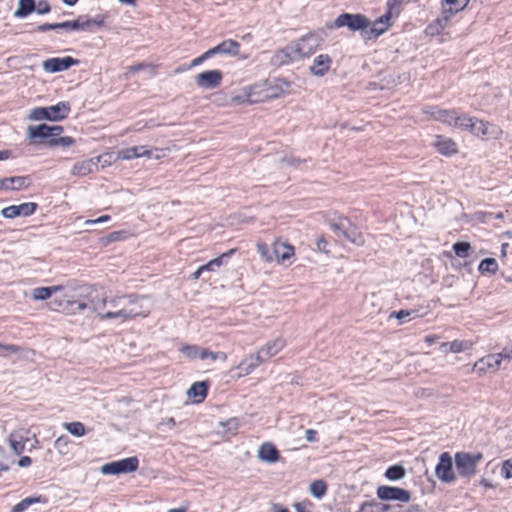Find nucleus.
Instances as JSON below:
<instances>
[{
    "label": "nucleus",
    "instance_id": "f257e3e1",
    "mask_svg": "<svg viewBox=\"0 0 512 512\" xmlns=\"http://www.w3.org/2000/svg\"><path fill=\"white\" fill-rule=\"evenodd\" d=\"M50 309L65 314H75L91 308L102 320L121 319L126 321L135 317H147L151 305L146 296L136 294L115 295L108 298L102 289H94L89 294V304L74 300L69 294L55 296L49 303Z\"/></svg>",
    "mask_w": 512,
    "mask_h": 512
},
{
    "label": "nucleus",
    "instance_id": "f03ea898",
    "mask_svg": "<svg viewBox=\"0 0 512 512\" xmlns=\"http://www.w3.org/2000/svg\"><path fill=\"white\" fill-rule=\"evenodd\" d=\"M334 28L347 27L355 32L360 31L365 39H375L383 34V29H377V22L371 23L370 20L362 14L343 13L335 18Z\"/></svg>",
    "mask_w": 512,
    "mask_h": 512
},
{
    "label": "nucleus",
    "instance_id": "7ed1b4c3",
    "mask_svg": "<svg viewBox=\"0 0 512 512\" xmlns=\"http://www.w3.org/2000/svg\"><path fill=\"white\" fill-rule=\"evenodd\" d=\"M454 126L461 130L469 131L477 137L487 139H498L503 133L498 125L476 117H470L467 114H459L458 112L455 117Z\"/></svg>",
    "mask_w": 512,
    "mask_h": 512
},
{
    "label": "nucleus",
    "instance_id": "20e7f679",
    "mask_svg": "<svg viewBox=\"0 0 512 512\" xmlns=\"http://www.w3.org/2000/svg\"><path fill=\"white\" fill-rule=\"evenodd\" d=\"M70 112L68 102H59L49 107H37L31 110L29 118L34 121L49 120L60 121L65 119Z\"/></svg>",
    "mask_w": 512,
    "mask_h": 512
},
{
    "label": "nucleus",
    "instance_id": "39448f33",
    "mask_svg": "<svg viewBox=\"0 0 512 512\" xmlns=\"http://www.w3.org/2000/svg\"><path fill=\"white\" fill-rule=\"evenodd\" d=\"M329 226L337 237L344 238L347 241L359 246L364 244V238L362 234L358 232L356 226L353 225L348 218L330 220Z\"/></svg>",
    "mask_w": 512,
    "mask_h": 512
},
{
    "label": "nucleus",
    "instance_id": "423d86ee",
    "mask_svg": "<svg viewBox=\"0 0 512 512\" xmlns=\"http://www.w3.org/2000/svg\"><path fill=\"white\" fill-rule=\"evenodd\" d=\"M483 459V454L457 452L455 454V463L458 473L461 477H471L476 473L478 463Z\"/></svg>",
    "mask_w": 512,
    "mask_h": 512
},
{
    "label": "nucleus",
    "instance_id": "0eeeda50",
    "mask_svg": "<svg viewBox=\"0 0 512 512\" xmlns=\"http://www.w3.org/2000/svg\"><path fill=\"white\" fill-rule=\"evenodd\" d=\"M138 467L139 460L136 456H133L106 463L101 466L100 471L104 475H119L134 472Z\"/></svg>",
    "mask_w": 512,
    "mask_h": 512
},
{
    "label": "nucleus",
    "instance_id": "6e6552de",
    "mask_svg": "<svg viewBox=\"0 0 512 512\" xmlns=\"http://www.w3.org/2000/svg\"><path fill=\"white\" fill-rule=\"evenodd\" d=\"M320 45V38L308 33L292 44L297 60L314 54Z\"/></svg>",
    "mask_w": 512,
    "mask_h": 512
},
{
    "label": "nucleus",
    "instance_id": "1a4fd4ad",
    "mask_svg": "<svg viewBox=\"0 0 512 512\" xmlns=\"http://www.w3.org/2000/svg\"><path fill=\"white\" fill-rule=\"evenodd\" d=\"M377 497L382 501H399L407 503L411 500L410 491L388 485H381L376 490Z\"/></svg>",
    "mask_w": 512,
    "mask_h": 512
},
{
    "label": "nucleus",
    "instance_id": "9d476101",
    "mask_svg": "<svg viewBox=\"0 0 512 512\" xmlns=\"http://www.w3.org/2000/svg\"><path fill=\"white\" fill-rule=\"evenodd\" d=\"M103 24V17L98 16L95 19L79 17L76 20L61 22L60 26L66 31H91L93 27H101Z\"/></svg>",
    "mask_w": 512,
    "mask_h": 512
},
{
    "label": "nucleus",
    "instance_id": "9b49d317",
    "mask_svg": "<svg viewBox=\"0 0 512 512\" xmlns=\"http://www.w3.org/2000/svg\"><path fill=\"white\" fill-rule=\"evenodd\" d=\"M435 474L441 481L446 483H452L456 480L452 457L448 452H443L440 455Z\"/></svg>",
    "mask_w": 512,
    "mask_h": 512
},
{
    "label": "nucleus",
    "instance_id": "f8f14e48",
    "mask_svg": "<svg viewBox=\"0 0 512 512\" xmlns=\"http://www.w3.org/2000/svg\"><path fill=\"white\" fill-rule=\"evenodd\" d=\"M221 80L220 70H208L195 76V84L202 89H215L221 84Z\"/></svg>",
    "mask_w": 512,
    "mask_h": 512
},
{
    "label": "nucleus",
    "instance_id": "ddd939ff",
    "mask_svg": "<svg viewBox=\"0 0 512 512\" xmlns=\"http://www.w3.org/2000/svg\"><path fill=\"white\" fill-rule=\"evenodd\" d=\"M79 64V60L70 56L64 58H50L43 62L42 67L46 72L58 73L68 70L72 66Z\"/></svg>",
    "mask_w": 512,
    "mask_h": 512
},
{
    "label": "nucleus",
    "instance_id": "4468645a",
    "mask_svg": "<svg viewBox=\"0 0 512 512\" xmlns=\"http://www.w3.org/2000/svg\"><path fill=\"white\" fill-rule=\"evenodd\" d=\"M37 209V204L34 202L22 203L20 205H11L2 209L1 214L4 218L14 219L19 216H30Z\"/></svg>",
    "mask_w": 512,
    "mask_h": 512
},
{
    "label": "nucleus",
    "instance_id": "2eb2a0df",
    "mask_svg": "<svg viewBox=\"0 0 512 512\" xmlns=\"http://www.w3.org/2000/svg\"><path fill=\"white\" fill-rule=\"evenodd\" d=\"M501 357L490 354L479 359L473 366V370L479 375L486 372H496L500 369Z\"/></svg>",
    "mask_w": 512,
    "mask_h": 512
},
{
    "label": "nucleus",
    "instance_id": "dca6fc26",
    "mask_svg": "<svg viewBox=\"0 0 512 512\" xmlns=\"http://www.w3.org/2000/svg\"><path fill=\"white\" fill-rule=\"evenodd\" d=\"M423 112L430 115L433 119L440 121L444 124L454 126L457 110L455 109H440L437 106H429L423 109Z\"/></svg>",
    "mask_w": 512,
    "mask_h": 512
},
{
    "label": "nucleus",
    "instance_id": "f3484780",
    "mask_svg": "<svg viewBox=\"0 0 512 512\" xmlns=\"http://www.w3.org/2000/svg\"><path fill=\"white\" fill-rule=\"evenodd\" d=\"M8 441L15 455H20L25 449L26 442L29 441V430L25 428L14 430L9 435Z\"/></svg>",
    "mask_w": 512,
    "mask_h": 512
},
{
    "label": "nucleus",
    "instance_id": "a211bd4d",
    "mask_svg": "<svg viewBox=\"0 0 512 512\" xmlns=\"http://www.w3.org/2000/svg\"><path fill=\"white\" fill-rule=\"evenodd\" d=\"M154 151L156 152L157 150L150 149V148H148V146H145V145L133 146V147L122 149L121 151H119L118 156H119V158L125 159V160H131V159H136V158H140V157L158 158L159 157L158 155L153 156Z\"/></svg>",
    "mask_w": 512,
    "mask_h": 512
},
{
    "label": "nucleus",
    "instance_id": "6ab92c4d",
    "mask_svg": "<svg viewBox=\"0 0 512 512\" xmlns=\"http://www.w3.org/2000/svg\"><path fill=\"white\" fill-rule=\"evenodd\" d=\"M100 157H94L88 160L80 161L74 164L72 168V175L75 176H86L98 169Z\"/></svg>",
    "mask_w": 512,
    "mask_h": 512
},
{
    "label": "nucleus",
    "instance_id": "aec40b11",
    "mask_svg": "<svg viewBox=\"0 0 512 512\" xmlns=\"http://www.w3.org/2000/svg\"><path fill=\"white\" fill-rule=\"evenodd\" d=\"M285 346V340L282 338H276L273 341L268 342L265 346L260 348L257 353L263 360V362L267 361L274 355H276L279 351L283 349Z\"/></svg>",
    "mask_w": 512,
    "mask_h": 512
},
{
    "label": "nucleus",
    "instance_id": "412c9836",
    "mask_svg": "<svg viewBox=\"0 0 512 512\" xmlns=\"http://www.w3.org/2000/svg\"><path fill=\"white\" fill-rule=\"evenodd\" d=\"M332 59L327 54H320L313 59L312 65L309 67L310 72L315 76H323L330 69Z\"/></svg>",
    "mask_w": 512,
    "mask_h": 512
},
{
    "label": "nucleus",
    "instance_id": "4be33fe9",
    "mask_svg": "<svg viewBox=\"0 0 512 512\" xmlns=\"http://www.w3.org/2000/svg\"><path fill=\"white\" fill-rule=\"evenodd\" d=\"M261 363H263V360L257 352L249 355L237 365L236 369L240 370L238 377L249 375Z\"/></svg>",
    "mask_w": 512,
    "mask_h": 512
},
{
    "label": "nucleus",
    "instance_id": "5701e85b",
    "mask_svg": "<svg viewBox=\"0 0 512 512\" xmlns=\"http://www.w3.org/2000/svg\"><path fill=\"white\" fill-rule=\"evenodd\" d=\"M30 179L27 176H14L0 179V190H20L30 185Z\"/></svg>",
    "mask_w": 512,
    "mask_h": 512
},
{
    "label": "nucleus",
    "instance_id": "b1692460",
    "mask_svg": "<svg viewBox=\"0 0 512 512\" xmlns=\"http://www.w3.org/2000/svg\"><path fill=\"white\" fill-rule=\"evenodd\" d=\"M296 60L297 57L291 44L276 51L274 56L271 58V64L274 66H282Z\"/></svg>",
    "mask_w": 512,
    "mask_h": 512
},
{
    "label": "nucleus",
    "instance_id": "393cba45",
    "mask_svg": "<svg viewBox=\"0 0 512 512\" xmlns=\"http://www.w3.org/2000/svg\"><path fill=\"white\" fill-rule=\"evenodd\" d=\"M434 145L439 153L446 156H451L458 151L457 144L454 140L441 135L436 137Z\"/></svg>",
    "mask_w": 512,
    "mask_h": 512
},
{
    "label": "nucleus",
    "instance_id": "a878e982",
    "mask_svg": "<svg viewBox=\"0 0 512 512\" xmlns=\"http://www.w3.org/2000/svg\"><path fill=\"white\" fill-rule=\"evenodd\" d=\"M279 457V452L272 443H263L258 450V458L262 461L275 463Z\"/></svg>",
    "mask_w": 512,
    "mask_h": 512
},
{
    "label": "nucleus",
    "instance_id": "bb28decb",
    "mask_svg": "<svg viewBox=\"0 0 512 512\" xmlns=\"http://www.w3.org/2000/svg\"><path fill=\"white\" fill-rule=\"evenodd\" d=\"M208 386V381L195 382L188 389L187 394L189 397L195 398L194 402L200 403L205 399L207 395Z\"/></svg>",
    "mask_w": 512,
    "mask_h": 512
},
{
    "label": "nucleus",
    "instance_id": "cd10ccee",
    "mask_svg": "<svg viewBox=\"0 0 512 512\" xmlns=\"http://www.w3.org/2000/svg\"><path fill=\"white\" fill-rule=\"evenodd\" d=\"M404 0H387V11L378 20L377 24H383L384 20L390 21L391 18L397 17L401 12V5Z\"/></svg>",
    "mask_w": 512,
    "mask_h": 512
},
{
    "label": "nucleus",
    "instance_id": "c85d7f7f",
    "mask_svg": "<svg viewBox=\"0 0 512 512\" xmlns=\"http://www.w3.org/2000/svg\"><path fill=\"white\" fill-rule=\"evenodd\" d=\"M472 342L471 341H462V340H454L451 342H443L440 345V349L444 352H452V353H460L465 350H469L472 348Z\"/></svg>",
    "mask_w": 512,
    "mask_h": 512
},
{
    "label": "nucleus",
    "instance_id": "c756f323",
    "mask_svg": "<svg viewBox=\"0 0 512 512\" xmlns=\"http://www.w3.org/2000/svg\"><path fill=\"white\" fill-rule=\"evenodd\" d=\"M36 503L46 504L47 498L41 495L24 498L23 500H21L19 503L12 507L11 512H24L28 507Z\"/></svg>",
    "mask_w": 512,
    "mask_h": 512
},
{
    "label": "nucleus",
    "instance_id": "7c9ffc66",
    "mask_svg": "<svg viewBox=\"0 0 512 512\" xmlns=\"http://www.w3.org/2000/svg\"><path fill=\"white\" fill-rule=\"evenodd\" d=\"M29 138L31 139H40L45 140L51 139V130L49 129V125L40 124L37 126H29L28 127Z\"/></svg>",
    "mask_w": 512,
    "mask_h": 512
},
{
    "label": "nucleus",
    "instance_id": "2f4dec72",
    "mask_svg": "<svg viewBox=\"0 0 512 512\" xmlns=\"http://www.w3.org/2000/svg\"><path fill=\"white\" fill-rule=\"evenodd\" d=\"M273 254L275 255V259L283 262L291 258L294 254V249L292 246L285 243H276L273 248Z\"/></svg>",
    "mask_w": 512,
    "mask_h": 512
},
{
    "label": "nucleus",
    "instance_id": "473e14b6",
    "mask_svg": "<svg viewBox=\"0 0 512 512\" xmlns=\"http://www.w3.org/2000/svg\"><path fill=\"white\" fill-rule=\"evenodd\" d=\"M61 290V286L38 287L33 289L32 297L34 300H46L49 299L53 293Z\"/></svg>",
    "mask_w": 512,
    "mask_h": 512
},
{
    "label": "nucleus",
    "instance_id": "72a5a7b5",
    "mask_svg": "<svg viewBox=\"0 0 512 512\" xmlns=\"http://www.w3.org/2000/svg\"><path fill=\"white\" fill-rule=\"evenodd\" d=\"M35 10V0H19L14 17L24 18Z\"/></svg>",
    "mask_w": 512,
    "mask_h": 512
},
{
    "label": "nucleus",
    "instance_id": "f704fd0d",
    "mask_svg": "<svg viewBox=\"0 0 512 512\" xmlns=\"http://www.w3.org/2000/svg\"><path fill=\"white\" fill-rule=\"evenodd\" d=\"M391 505L376 501H366L360 507V512H389Z\"/></svg>",
    "mask_w": 512,
    "mask_h": 512
},
{
    "label": "nucleus",
    "instance_id": "c9c22d12",
    "mask_svg": "<svg viewBox=\"0 0 512 512\" xmlns=\"http://www.w3.org/2000/svg\"><path fill=\"white\" fill-rule=\"evenodd\" d=\"M469 1L470 0H444L443 8H446L450 15H455L462 11L468 5Z\"/></svg>",
    "mask_w": 512,
    "mask_h": 512
},
{
    "label": "nucleus",
    "instance_id": "e433bc0d",
    "mask_svg": "<svg viewBox=\"0 0 512 512\" xmlns=\"http://www.w3.org/2000/svg\"><path fill=\"white\" fill-rule=\"evenodd\" d=\"M405 474V468L400 464H396L388 467L387 470L385 471L384 476L391 481H397L402 479L405 476Z\"/></svg>",
    "mask_w": 512,
    "mask_h": 512
},
{
    "label": "nucleus",
    "instance_id": "4c0bfd02",
    "mask_svg": "<svg viewBox=\"0 0 512 512\" xmlns=\"http://www.w3.org/2000/svg\"><path fill=\"white\" fill-rule=\"evenodd\" d=\"M327 491V484L323 480H315L309 485V492L317 499H321Z\"/></svg>",
    "mask_w": 512,
    "mask_h": 512
},
{
    "label": "nucleus",
    "instance_id": "58836bf2",
    "mask_svg": "<svg viewBox=\"0 0 512 512\" xmlns=\"http://www.w3.org/2000/svg\"><path fill=\"white\" fill-rule=\"evenodd\" d=\"M223 54L236 56L239 53L240 44L232 39L224 40L221 43Z\"/></svg>",
    "mask_w": 512,
    "mask_h": 512
},
{
    "label": "nucleus",
    "instance_id": "ea45409f",
    "mask_svg": "<svg viewBox=\"0 0 512 512\" xmlns=\"http://www.w3.org/2000/svg\"><path fill=\"white\" fill-rule=\"evenodd\" d=\"M478 270L481 273L494 274L498 270V263L494 258H485L480 262Z\"/></svg>",
    "mask_w": 512,
    "mask_h": 512
},
{
    "label": "nucleus",
    "instance_id": "a19ab883",
    "mask_svg": "<svg viewBox=\"0 0 512 512\" xmlns=\"http://www.w3.org/2000/svg\"><path fill=\"white\" fill-rule=\"evenodd\" d=\"M234 253V249H231L230 251L223 253L221 256L212 259L207 264L201 266V270L205 271H214L215 268H219L223 264V259L225 257H229L231 254Z\"/></svg>",
    "mask_w": 512,
    "mask_h": 512
},
{
    "label": "nucleus",
    "instance_id": "79ce46f5",
    "mask_svg": "<svg viewBox=\"0 0 512 512\" xmlns=\"http://www.w3.org/2000/svg\"><path fill=\"white\" fill-rule=\"evenodd\" d=\"M14 462L13 457L6 452L4 447L0 446V474L8 471Z\"/></svg>",
    "mask_w": 512,
    "mask_h": 512
},
{
    "label": "nucleus",
    "instance_id": "37998d69",
    "mask_svg": "<svg viewBox=\"0 0 512 512\" xmlns=\"http://www.w3.org/2000/svg\"><path fill=\"white\" fill-rule=\"evenodd\" d=\"M453 250L458 257L467 258L471 250V245L468 242H456L453 244Z\"/></svg>",
    "mask_w": 512,
    "mask_h": 512
},
{
    "label": "nucleus",
    "instance_id": "c03bdc74",
    "mask_svg": "<svg viewBox=\"0 0 512 512\" xmlns=\"http://www.w3.org/2000/svg\"><path fill=\"white\" fill-rule=\"evenodd\" d=\"M64 426L74 436L81 437L85 434V426L81 422L65 423Z\"/></svg>",
    "mask_w": 512,
    "mask_h": 512
},
{
    "label": "nucleus",
    "instance_id": "a18cd8bd",
    "mask_svg": "<svg viewBox=\"0 0 512 512\" xmlns=\"http://www.w3.org/2000/svg\"><path fill=\"white\" fill-rule=\"evenodd\" d=\"M74 143H75V140L70 136L51 138L47 142V144L51 147L57 146V145H61L63 147H68V146L73 145Z\"/></svg>",
    "mask_w": 512,
    "mask_h": 512
},
{
    "label": "nucleus",
    "instance_id": "49530a36",
    "mask_svg": "<svg viewBox=\"0 0 512 512\" xmlns=\"http://www.w3.org/2000/svg\"><path fill=\"white\" fill-rule=\"evenodd\" d=\"M256 250L259 253V255L267 262H271L275 259L273 251L270 252L268 246L265 243H257Z\"/></svg>",
    "mask_w": 512,
    "mask_h": 512
},
{
    "label": "nucleus",
    "instance_id": "de8ad7c7",
    "mask_svg": "<svg viewBox=\"0 0 512 512\" xmlns=\"http://www.w3.org/2000/svg\"><path fill=\"white\" fill-rule=\"evenodd\" d=\"M180 351L188 358H198L200 346L198 345H186L180 348Z\"/></svg>",
    "mask_w": 512,
    "mask_h": 512
},
{
    "label": "nucleus",
    "instance_id": "09e8293b",
    "mask_svg": "<svg viewBox=\"0 0 512 512\" xmlns=\"http://www.w3.org/2000/svg\"><path fill=\"white\" fill-rule=\"evenodd\" d=\"M392 315H394L400 322V324H403L409 320L412 319V315L416 316L415 310H400L398 312H394Z\"/></svg>",
    "mask_w": 512,
    "mask_h": 512
},
{
    "label": "nucleus",
    "instance_id": "8fccbe9b",
    "mask_svg": "<svg viewBox=\"0 0 512 512\" xmlns=\"http://www.w3.org/2000/svg\"><path fill=\"white\" fill-rule=\"evenodd\" d=\"M443 31V26H441V21L435 19L431 24H429L426 28V32L428 35L434 36L438 35Z\"/></svg>",
    "mask_w": 512,
    "mask_h": 512
},
{
    "label": "nucleus",
    "instance_id": "3c124183",
    "mask_svg": "<svg viewBox=\"0 0 512 512\" xmlns=\"http://www.w3.org/2000/svg\"><path fill=\"white\" fill-rule=\"evenodd\" d=\"M501 475L505 479L512 478V461L511 460H505L502 463Z\"/></svg>",
    "mask_w": 512,
    "mask_h": 512
},
{
    "label": "nucleus",
    "instance_id": "603ef678",
    "mask_svg": "<svg viewBox=\"0 0 512 512\" xmlns=\"http://www.w3.org/2000/svg\"><path fill=\"white\" fill-rule=\"evenodd\" d=\"M51 7L47 1H40L37 5L35 4V12L40 15L49 13Z\"/></svg>",
    "mask_w": 512,
    "mask_h": 512
},
{
    "label": "nucleus",
    "instance_id": "864d4df0",
    "mask_svg": "<svg viewBox=\"0 0 512 512\" xmlns=\"http://www.w3.org/2000/svg\"><path fill=\"white\" fill-rule=\"evenodd\" d=\"M61 29L60 23H44L37 27V31L39 32H46L48 30H57Z\"/></svg>",
    "mask_w": 512,
    "mask_h": 512
},
{
    "label": "nucleus",
    "instance_id": "5fc2aeb1",
    "mask_svg": "<svg viewBox=\"0 0 512 512\" xmlns=\"http://www.w3.org/2000/svg\"><path fill=\"white\" fill-rule=\"evenodd\" d=\"M452 16L453 15H450L449 11H447L446 8H443L442 15L437 18L438 21H441V26H443V30L447 27Z\"/></svg>",
    "mask_w": 512,
    "mask_h": 512
},
{
    "label": "nucleus",
    "instance_id": "6e6d98bb",
    "mask_svg": "<svg viewBox=\"0 0 512 512\" xmlns=\"http://www.w3.org/2000/svg\"><path fill=\"white\" fill-rule=\"evenodd\" d=\"M452 16L453 15H450L449 11H447L446 8H443L442 15L437 18L438 21H441V26H443V30L447 27Z\"/></svg>",
    "mask_w": 512,
    "mask_h": 512
},
{
    "label": "nucleus",
    "instance_id": "4d7b16f0",
    "mask_svg": "<svg viewBox=\"0 0 512 512\" xmlns=\"http://www.w3.org/2000/svg\"><path fill=\"white\" fill-rule=\"evenodd\" d=\"M492 216H493V213L482 212V211L476 212L474 214L475 219L482 223L487 222L489 219L492 218Z\"/></svg>",
    "mask_w": 512,
    "mask_h": 512
},
{
    "label": "nucleus",
    "instance_id": "13d9d810",
    "mask_svg": "<svg viewBox=\"0 0 512 512\" xmlns=\"http://www.w3.org/2000/svg\"><path fill=\"white\" fill-rule=\"evenodd\" d=\"M208 358L215 361L220 360L222 362H225L227 360V354L225 352H209Z\"/></svg>",
    "mask_w": 512,
    "mask_h": 512
},
{
    "label": "nucleus",
    "instance_id": "bf43d9fd",
    "mask_svg": "<svg viewBox=\"0 0 512 512\" xmlns=\"http://www.w3.org/2000/svg\"><path fill=\"white\" fill-rule=\"evenodd\" d=\"M495 355L500 356L501 361L504 359L509 361L510 359H512V346L503 348V350L500 353H497Z\"/></svg>",
    "mask_w": 512,
    "mask_h": 512
},
{
    "label": "nucleus",
    "instance_id": "052dcab7",
    "mask_svg": "<svg viewBox=\"0 0 512 512\" xmlns=\"http://www.w3.org/2000/svg\"><path fill=\"white\" fill-rule=\"evenodd\" d=\"M327 241L323 238V237H319L317 240H316V246H317V249L320 251V252H323V253H328V250H327Z\"/></svg>",
    "mask_w": 512,
    "mask_h": 512
},
{
    "label": "nucleus",
    "instance_id": "680f3d73",
    "mask_svg": "<svg viewBox=\"0 0 512 512\" xmlns=\"http://www.w3.org/2000/svg\"><path fill=\"white\" fill-rule=\"evenodd\" d=\"M110 219H111V217L109 215H102L96 219L87 220L85 223H86V225H92V224L108 222Z\"/></svg>",
    "mask_w": 512,
    "mask_h": 512
},
{
    "label": "nucleus",
    "instance_id": "e2e57ef3",
    "mask_svg": "<svg viewBox=\"0 0 512 512\" xmlns=\"http://www.w3.org/2000/svg\"><path fill=\"white\" fill-rule=\"evenodd\" d=\"M20 347L13 344H0V350L16 353L20 351Z\"/></svg>",
    "mask_w": 512,
    "mask_h": 512
},
{
    "label": "nucleus",
    "instance_id": "0e129e2a",
    "mask_svg": "<svg viewBox=\"0 0 512 512\" xmlns=\"http://www.w3.org/2000/svg\"><path fill=\"white\" fill-rule=\"evenodd\" d=\"M207 59H209V56H207V52H204L202 55L192 60L190 67L198 66Z\"/></svg>",
    "mask_w": 512,
    "mask_h": 512
},
{
    "label": "nucleus",
    "instance_id": "69168bd1",
    "mask_svg": "<svg viewBox=\"0 0 512 512\" xmlns=\"http://www.w3.org/2000/svg\"><path fill=\"white\" fill-rule=\"evenodd\" d=\"M31 463H32V460L29 456H22L17 462L18 466L21 468L28 467L31 465Z\"/></svg>",
    "mask_w": 512,
    "mask_h": 512
},
{
    "label": "nucleus",
    "instance_id": "338daca9",
    "mask_svg": "<svg viewBox=\"0 0 512 512\" xmlns=\"http://www.w3.org/2000/svg\"><path fill=\"white\" fill-rule=\"evenodd\" d=\"M206 52H207V56H209V58H211L216 54H223V49L221 48V44L219 43L217 46L207 50Z\"/></svg>",
    "mask_w": 512,
    "mask_h": 512
},
{
    "label": "nucleus",
    "instance_id": "774afa93",
    "mask_svg": "<svg viewBox=\"0 0 512 512\" xmlns=\"http://www.w3.org/2000/svg\"><path fill=\"white\" fill-rule=\"evenodd\" d=\"M49 129L51 130V138H56V136L63 132V128L60 125L49 126Z\"/></svg>",
    "mask_w": 512,
    "mask_h": 512
}]
</instances>
